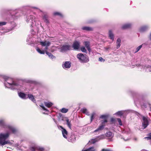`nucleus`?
I'll use <instances>...</instances> for the list:
<instances>
[{"instance_id":"nucleus-1","label":"nucleus","mask_w":151,"mask_h":151,"mask_svg":"<svg viewBox=\"0 0 151 151\" xmlns=\"http://www.w3.org/2000/svg\"><path fill=\"white\" fill-rule=\"evenodd\" d=\"M0 126L8 130L6 133L0 134V145L3 146L6 144H9L10 141L7 140L6 139L9 137L11 132L14 133L16 132V129L13 127L6 124L3 120H0Z\"/></svg>"},{"instance_id":"nucleus-2","label":"nucleus","mask_w":151,"mask_h":151,"mask_svg":"<svg viewBox=\"0 0 151 151\" xmlns=\"http://www.w3.org/2000/svg\"><path fill=\"white\" fill-rule=\"evenodd\" d=\"M4 78L5 81L4 84L6 87L12 90H21L22 89V86L17 82L14 81L12 78L4 76Z\"/></svg>"},{"instance_id":"nucleus-3","label":"nucleus","mask_w":151,"mask_h":151,"mask_svg":"<svg viewBox=\"0 0 151 151\" xmlns=\"http://www.w3.org/2000/svg\"><path fill=\"white\" fill-rule=\"evenodd\" d=\"M40 44L42 47H45L43 50H41L40 48H37L36 50L40 54H44L45 53V52L47 51L48 49V47L50 45L51 43L49 41L45 40L43 41H41L40 42Z\"/></svg>"},{"instance_id":"nucleus-4","label":"nucleus","mask_w":151,"mask_h":151,"mask_svg":"<svg viewBox=\"0 0 151 151\" xmlns=\"http://www.w3.org/2000/svg\"><path fill=\"white\" fill-rule=\"evenodd\" d=\"M36 21V19L33 15L28 16L27 17L26 22L28 23L29 24L31 27H33L34 26H37Z\"/></svg>"},{"instance_id":"nucleus-5","label":"nucleus","mask_w":151,"mask_h":151,"mask_svg":"<svg viewBox=\"0 0 151 151\" xmlns=\"http://www.w3.org/2000/svg\"><path fill=\"white\" fill-rule=\"evenodd\" d=\"M77 58L82 63H85L89 61V59L86 55L82 53L78 54L77 55Z\"/></svg>"},{"instance_id":"nucleus-6","label":"nucleus","mask_w":151,"mask_h":151,"mask_svg":"<svg viewBox=\"0 0 151 151\" xmlns=\"http://www.w3.org/2000/svg\"><path fill=\"white\" fill-rule=\"evenodd\" d=\"M105 138V136L104 135H101L100 136H98L95 139H92L89 141V142L91 144H94L96 142H98L101 139H102Z\"/></svg>"},{"instance_id":"nucleus-7","label":"nucleus","mask_w":151,"mask_h":151,"mask_svg":"<svg viewBox=\"0 0 151 151\" xmlns=\"http://www.w3.org/2000/svg\"><path fill=\"white\" fill-rule=\"evenodd\" d=\"M143 122H142V127L143 129L146 128L148 125V117H142Z\"/></svg>"},{"instance_id":"nucleus-8","label":"nucleus","mask_w":151,"mask_h":151,"mask_svg":"<svg viewBox=\"0 0 151 151\" xmlns=\"http://www.w3.org/2000/svg\"><path fill=\"white\" fill-rule=\"evenodd\" d=\"M62 66L65 69L70 68L71 66V63L70 61H65L63 62Z\"/></svg>"},{"instance_id":"nucleus-9","label":"nucleus","mask_w":151,"mask_h":151,"mask_svg":"<svg viewBox=\"0 0 151 151\" xmlns=\"http://www.w3.org/2000/svg\"><path fill=\"white\" fill-rule=\"evenodd\" d=\"M108 116L107 115H103L101 116L100 118L102 119L101 121V123L105 124L107 122Z\"/></svg>"},{"instance_id":"nucleus-10","label":"nucleus","mask_w":151,"mask_h":151,"mask_svg":"<svg viewBox=\"0 0 151 151\" xmlns=\"http://www.w3.org/2000/svg\"><path fill=\"white\" fill-rule=\"evenodd\" d=\"M80 45V42L77 41H76L73 42L72 47L74 50H77L79 49Z\"/></svg>"},{"instance_id":"nucleus-11","label":"nucleus","mask_w":151,"mask_h":151,"mask_svg":"<svg viewBox=\"0 0 151 151\" xmlns=\"http://www.w3.org/2000/svg\"><path fill=\"white\" fill-rule=\"evenodd\" d=\"M59 127L62 129L61 131L63 137L65 138H67V136L68 135V132L66 130L63 128L62 126H59Z\"/></svg>"},{"instance_id":"nucleus-12","label":"nucleus","mask_w":151,"mask_h":151,"mask_svg":"<svg viewBox=\"0 0 151 151\" xmlns=\"http://www.w3.org/2000/svg\"><path fill=\"white\" fill-rule=\"evenodd\" d=\"M136 65L137 66L138 68H140L141 69H146V68H148L149 71L151 72V65L146 66L144 65H141L140 64Z\"/></svg>"},{"instance_id":"nucleus-13","label":"nucleus","mask_w":151,"mask_h":151,"mask_svg":"<svg viewBox=\"0 0 151 151\" xmlns=\"http://www.w3.org/2000/svg\"><path fill=\"white\" fill-rule=\"evenodd\" d=\"M70 46L69 45H65L62 46L60 48L61 51H65L70 50Z\"/></svg>"},{"instance_id":"nucleus-14","label":"nucleus","mask_w":151,"mask_h":151,"mask_svg":"<svg viewBox=\"0 0 151 151\" xmlns=\"http://www.w3.org/2000/svg\"><path fill=\"white\" fill-rule=\"evenodd\" d=\"M18 94L19 97L22 99H26L28 98L27 95L23 92H20Z\"/></svg>"},{"instance_id":"nucleus-15","label":"nucleus","mask_w":151,"mask_h":151,"mask_svg":"<svg viewBox=\"0 0 151 151\" xmlns=\"http://www.w3.org/2000/svg\"><path fill=\"white\" fill-rule=\"evenodd\" d=\"M105 125V124H103L101 123V125L96 130H95L94 132H99L100 131L102 130L104 128V127Z\"/></svg>"},{"instance_id":"nucleus-16","label":"nucleus","mask_w":151,"mask_h":151,"mask_svg":"<svg viewBox=\"0 0 151 151\" xmlns=\"http://www.w3.org/2000/svg\"><path fill=\"white\" fill-rule=\"evenodd\" d=\"M31 151H43L44 149L43 148L38 147H32L31 149Z\"/></svg>"},{"instance_id":"nucleus-17","label":"nucleus","mask_w":151,"mask_h":151,"mask_svg":"<svg viewBox=\"0 0 151 151\" xmlns=\"http://www.w3.org/2000/svg\"><path fill=\"white\" fill-rule=\"evenodd\" d=\"M109 37L112 41L114 40V35L111 30H109Z\"/></svg>"},{"instance_id":"nucleus-18","label":"nucleus","mask_w":151,"mask_h":151,"mask_svg":"<svg viewBox=\"0 0 151 151\" xmlns=\"http://www.w3.org/2000/svg\"><path fill=\"white\" fill-rule=\"evenodd\" d=\"M132 26V24H131V23H126L123 24L122 26V29H126L129 28Z\"/></svg>"},{"instance_id":"nucleus-19","label":"nucleus","mask_w":151,"mask_h":151,"mask_svg":"<svg viewBox=\"0 0 151 151\" xmlns=\"http://www.w3.org/2000/svg\"><path fill=\"white\" fill-rule=\"evenodd\" d=\"M40 106L41 108V109L45 111V112H43V114H45V112H48L49 111V110L45 107L43 104H41L40 105Z\"/></svg>"},{"instance_id":"nucleus-20","label":"nucleus","mask_w":151,"mask_h":151,"mask_svg":"<svg viewBox=\"0 0 151 151\" xmlns=\"http://www.w3.org/2000/svg\"><path fill=\"white\" fill-rule=\"evenodd\" d=\"M27 97L29 98V99L31 100L34 103L36 102V100L35 99L33 95L31 94H28L27 96Z\"/></svg>"},{"instance_id":"nucleus-21","label":"nucleus","mask_w":151,"mask_h":151,"mask_svg":"<svg viewBox=\"0 0 151 151\" xmlns=\"http://www.w3.org/2000/svg\"><path fill=\"white\" fill-rule=\"evenodd\" d=\"M44 103L45 106L48 108L51 107L53 105L52 103L50 102H45Z\"/></svg>"},{"instance_id":"nucleus-22","label":"nucleus","mask_w":151,"mask_h":151,"mask_svg":"<svg viewBox=\"0 0 151 151\" xmlns=\"http://www.w3.org/2000/svg\"><path fill=\"white\" fill-rule=\"evenodd\" d=\"M84 44L88 50L90 51V49L89 47V42L88 41H85L84 42Z\"/></svg>"},{"instance_id":"nucleus-23","label":"nucleus","mask_w":151,"mask_h":151,"mask_svg":"<svg viewBox=\"0 0 151 151\" xmlns=\"http://www.w3.org/2000/svg\"><path fill=\"white\" fill-rule=\"evenodd\" d=\"M148 28V26L147 25L141 27L140 29V31L141 32H143L146 31Z\"/></svg>"},{"instance_id":"nucleus-24","label":"nucleus","mask_w":151,"mask_h":151,"mask_svg":"<svg viewBox=\"0 0 151 151\" xmlns=\"http://www.w3.org/2000/svg\"><path fill=\"white\" fill-rule=\"evenodd\" d=\"M46 53L48 56L49 58L51 59H53L54 58L55 59V57L52 54L50 53H49L47 51L45 52Z\"/></svg>"},{"instance_id":"nucleus-25","label":"nucleus","mask_w":151,"mask_h":151,"mask_svg":"<svg viewBox=\"0 0 151 151\" xmlns=\"http://www.w3.org/2000/svg\"><path fill=\"white\" fill-rule=\"evenodd\" d=\"M53 14L55 16H58L60 17H63V14L61 13L58 12H55L53 13Z\"/></svg>"},{"instance_id":"nucleus-26","label":"nucleus","mask_w":151,"mask_h":151,"mask_svg":"<svg viewBox=\"0 0 151 151\" xmlns=\"http://www.w3.org/2000/svg\"><path fill=\"white\" fill-rule=\"evenodd\" d=\"M127 111H126V110L119 111H118L116 113V114L118 115L121 116V115H122L125 112H127Z\"/></svg>"},{"instance_id":"nucleus-27","label":"nucleus","mask_w":151,"mask_h":151,"mask_svg":"<svg viewBox=\"0 0 151 151\" xmlns=\"http://www.w3.org/2000/svg\"><path fill=\"white\" fill-rule=\"evenodd\" d=\"M82 151H95V149L93 147H91L87 149H83Z\"/></svg>"},{"instance_id":"nucleus-28","label":"nucleus","mask_w":151,"mask_h":151,"mask_svg":"<svg viewBox=\"0 0 151 151\" xmlns=\"http://www.w3.org/2000/svg\"><path fill=\"white\" fill-rule=\"evenodd\" d=\"M81 111L84 113L86 114L87 115H89V112L85 108H83L81 109Z\"/></svg>"},{"instance_id":"nucleus-29","label":"nucleus","mask_w":151,"mask_h":151,"mask_svg":"<svg viewBox=\"0 0 151 151\" xmlns=\"http://www.w3.org/2000/svg\"><path fill=\"white\" fill-rule=\"evenodd\" d=\"M82 29L87 31H91L92 30V28L88 27H84L82 28Z\"/></svg>"},{"instance_id":"nucleus-30","label":"nucleus","mask_w":151,"mask_h":151,"mask_svg":"<svg viewBox=\"0 0 151 151\" xmlns=\"http://www.w3.org/2000/svg\"><path fill=\"white\" fill-rule=\"evenodd\" d=\"M48 17L46 15H44L43 17V19L44 21L46 23H49V21L47 19Z\"/></svg>"},{"instance_id":"nucleus-31","label":"nucleus","mask_w":151,"mask_h":151,"mask_svg":"<svg viewBox=\"0 0 151 151\" xmlns=\"http://www.w3.org/2000/svg\"><path fill=\"white\" fill-rule=\"evenodd\" d=\"M121 42V39L120 38H118L117 40L116 44H117V48H119L120 46V43Z\"/></svg>"},{"instance_id":"nucleus-32","label":"nucleus","mask_w":151,"mask_h":151,"mask_svg":"<svg viewBox=\"0 0 151 151\" xmlns=\"http://www.w3.org/2000/svg\"><path fill=\"white\" fill-rule=\"evenodd\" d=\"M106 135L107 137H111L112 136V133L110 132H109L106 133Z\"/></svg>"},{"instance_id":"nucleus-33","label":"nucleus","mask_w":151,"mask_h":151,"mask_svg":"<svg viewBox=\"0 0 151 151\" xmlns=\"http://www.w3.org/2000/svg\"><path fill=\"white\" fill-rule=\"evenodd\" d=\"M68 109L65 108H63L61 110V111L63 113H66L68 112Z\"/></svg>"},{"instance_id":"nucleus-34","label":"nucleus","mask_w":151,"mask_h":151,"mask_svg":"<svg viewBox=\"0 0 151 151\" xmlns=\"http://www.w3.org/2000/svg\"><path fill=\"white\" fill-rule=\"evenodd\" d=\"M142 45H140L138 47H137L136 50H135V52H138L142 48Z\"/></svg>"},{"instance_id":"nucleus-35","label":"nucleus","mask_w":151,"mask_h":151,"mask_svg":"<svg viewBox=\"0 0 151 151\" xmlns=\"http://www.w3.org/2000/svg\"><path fill=\"white\" fill-rule=\"evenodd\" d=\"M66 123L69 128H71V124L70 122H69V120L67 119L66 120Z\"/></svg>"},{"instance_id":"nucleus-36","label":"nucleus","mask_w":151,"mask_h":151,"mask_svg":"<svg viewBox=\"0 0 151 151\" xmlns=\"http://www.w3.org/2000/svg\"><path fill=\"white\" fill-rule=\"evenodd\" d=\"M95 114V113L94 112H93L91 116V122H92V120L94 119V116Z\"/></svg>"},{"instance_id":"nucleus-37","label":"nucleus","mask_w":151,"mask_h":151,"mask_svg":"<svg viewBox=\"0 0 151 151\" xmlns=\"http://www.w3.org/2000/svg\"><path fill=\"white\" fill-rule=\"evenodd\" d=\"M124 131V132L125 133H126L127 134H129L130 133V130L129 129H126Z\"/></svg>"},{"instance_id":"nucleus-38","label":"nucleus","mask_w":151,"mask_h":151,"mask_svg":"<svg viewBox=\"0 0 151 151\" xmlns=\"http://www.w3.org/2000/svg\"><path fill=\"white\" fill-rule=\"evenodd\" d=\"M81 51L82 52H86V49L84 47H82L81 48Z\"/></svg>"},{"instance_id":"nucleus-39","label":"nucleus","mask_w":151,"mask_h":151,"mask_svg":"<svg viewBox=\"0 0 151 151\" xmlns=\"http://www.w3.org/2000/svg\"><path fill=\"white\" fill-rule=\"evenodd\" d=\"M145 138L147 139V140L151 139V133L149 134L148 136L145 137Z\"/></svg>"},{"instance_id":"nucleus-40","label":"nucleus","mask_w":151,"mask_h":151,"mask_svg":"<svg viewBox=\"0 0 151 151\" xmlns=\"http://www.w3.org/2000/svg\"><path fill=\"white\" fill-rule=\"evenodd\" d=\"M117 119V120L118 122V123H119V124L120 125H121V126L122 125V121H121V119L119 118H118Z\"/></svg>"},{"instance_id":"nucleus-41","label":"nucleus","mask_w":151,"mask_h":151,"mask_svg":"<svg viewBox=\"0 0 151 151\" xmlns=\"http://www.w3.org/2000/svg\"><path fill=\"white\" fill-rule=\"evenodd\" d=\"M6 23L5 22H0V26L5 25Z\"/></svg>"},{"instance_id":"nucleus-42","label":"nucleus","mask_w":151,"mask_h":151,"mask_svg":"<svg viewBox=\"0 0 151 151\" xmlns=\"http://www.w3.org/2000/svg\"><path fill=\"white\" fill-rule=\"evenodd\" d=\"M99 60L101 62H104L105 60L103 59L102 58L100 57L99 58Z\"/></svg>"},{"instance_id":"nucleus-43","label":"nucleus","mask_w":151,"mask_h":151,"mask_svg":"<svg viewBox=\"0 0 151 151\" xmlns=\"http://www.w3.org/2000/svg\"><path fill=\"white\" fill-rule=\"evenodd\" d=\"M32 40V38H29V39H27V42H29L30 41H31ZM28 44H31V43L30 42H28Z\"/></svg>"},{"instance_id":"nucleus-44","label":"nucleus","mask_w":151,"mask_h":151,"mask_svg":"<svg viewBox=\"0 0 151 151\" xmlns=\"http://www.w3.org/2000/svg\"><path fill=\"white\" fill-rule=\"evenodd\" d=\"M130 139V138H125V137H124V140L125 141H127L129 140Z\"/></svg>"},{"instance_id":"nucleus-45","label":"nucleus","mask_w":151,"mask_h":151,"mask_svg":"<svg viewBox=\"0 0 151 151\" xmlns=\"http://www.w3.org/2000/svg\"><path fill=\"white\" fill-rule=\"evenodd\" d=\"M151 41V33L149 37Z\"/></svg>"},{"instance_id":"nucleus-46","label":"nucleus","mask_w":151,"mask_h":151,"mask_svg":"<svg viewBox=\"0 0 151 151\" xmlns=\"http://www.w3.org/2000/svg\"><path fill=\"white\" fill-rule=\"evenodd\" d=\"M111 121H113L114 120V118H111Z\"/></svg>"},{"instance_id":"nucleus-47","label":"nucleus","mask_w":151,"mask_h":151,"mask_svg":"<svg viewBox=\"0 0 151 151\" xmlns=\"http://www.w3.org/2000/svg\"><path fill=\"white\" fill-rule=\"evenodd\" d=\"M106 150H105V149H103L102 150V151H106Z\"/></svg>"},{"instance_id":"nucleus-48","label":"nucleus","mask_w":151,"mask_h":151,"mask_svg":"<svg viewBox=\"0 0 151 151\" xmlns=\"http://www.w3.org/2000/svg\"><path fill=\"white\" fill-rule=\"evenodd\" d=\"M34 8H35V9H37V8H36V7H34Z\"/></svg>"},{"instance_id":"nucleus-49","label":"nucleus","mask_w":151,"mask_h":151,"mask_svg":"<svg viewBox=\"0 0 151 151\" xmlns=\"http://www.w3.org/2000/svg\"><path fill=\"white\" fill-rule=\"evenodd\" d=\"M17 149H18H18H19L18 147H17Z\"/></svg>"}]
</instances>
